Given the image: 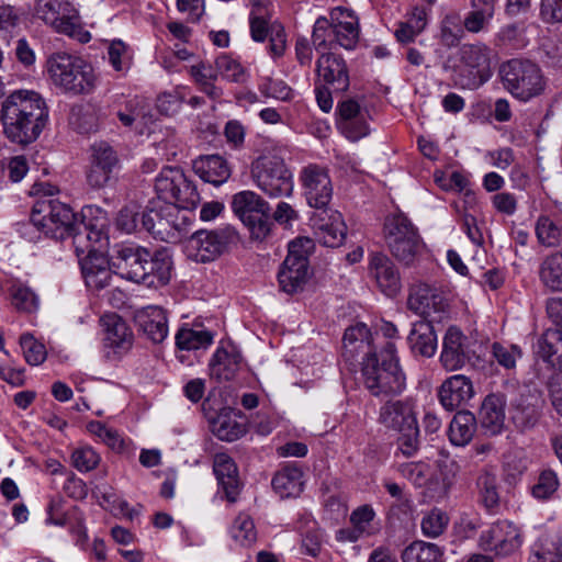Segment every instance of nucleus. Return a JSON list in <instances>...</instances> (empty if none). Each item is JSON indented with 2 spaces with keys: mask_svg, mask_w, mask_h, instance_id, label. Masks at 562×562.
<instances>
[{
  "mask_svg": "<svg viewBox=\"0 0 562 562\" xmlns=\"http://www.w3.org/2000/svg\"><path fill=\"white\" fill-rule=\"evenodd\" d=\"M70 124L81 134H89L98 130V117L91 106H75L71 109Z\"/></svg>",
  "mask_w": 562,
  "mask_h": 562,
  "instance_id": "nucleus-54",
  "label": "nucleus"
},
{
  "mask_svg": "<svg viewBox=\"0 0 562 562\" xmlns=\"http://www.w3.org/2000/svg\"><path fill=\"white\" fill-rule=\"evenodd\" d=\"M416 231L417 228L408 217L401 212L389 215L385 218L384 233L387 246L391 245L392 238L406 239L407 236L411 237V233Z\"/></svg>",
  "mask_w": 562,
  "mask_h": 562,
  "instance_id": "nucleus-46",
  "label": "nucleus"
},
{
  "mask_svg": "<svg viewBox=\"0 0 562 562\" xmlns=\"http://www.w3.org/2000/svg\"><path fill=\"white\" fill-rule=\"evenodd\" d=\"M104 328V345L115 352L122 353L131 349L133 333L126 322L117 314H106L101 317Z\"/></svg>",
  "mask_w": 562,
  "mask_h": 562,
  "instance_id": "nucleus-29",
  "label": "nucleus"
},
{
  "mask_svg": "<svg viewBox=\"0 0 562 562\" xmlns=\"http://www.w3.org/2000/svg\"><path fill=\"white\" fill-rule=\"evenodd\" d=\"M317 240L326 247L340 246L347 234V226L341 214L333 209L314 211L311 217Z\"/></svg>",
  "mask_w": 562,
  "mask_h": 562,
  "instance_id": "nucleus-20",
  "label": "nucleus"
},
{
  "mask_svg": "<svg viewBox=\"0 0 562 562\" xmlns=\"http://www.w3.org/2000/svg\"><path fill=\"white\" fill-rule=\"evenodd\" d=\"M148 250L133 245H122L115 248L111 256L112 267L117 273L127 280L142 283L146 272L144 263H147Z\"/></svg>",
  "mask_w": 562,
  "mask_h": 562,
  "instance_id": "nucleus-21",
  "label": "nucleus"
},
{
  "mask_svg": "<svg viewBox=\"0 0 562 562\" xmlns=\"http://www.w3.org/2000/svg\"><path fill=\"white\" fill-rule=\"evenodd\" d=\"M213 471L226 498L235 502L240 490L237 467L226 453H217L213 461Z\"/></svg>",
  "mask_w": 562,
  "mask_h": 562,
  "instance_id": "nucleus-31",
  "label": "nucleus"
},
{
  "mask_svg": "<svg viewBox=\"0 0 562 562\" xmlns=\"http://www.w3.org/2000/svg\"><path fill=\"white\" fill-rule=\"evenodd\" d=\"M233 539L243 547H250L257 540V531L252 519L246 515H238L231 528Z\"/></svg>",
  "mask_w": 562,
  "mask_h": 562,
  "instance_id": "nucleus-53",
  "label": "nucleus"
},
{
  "mask_svg": "<svg viewBox=\"0 0 562 562\" xmlns=\"http://www.w3.org/2000/svg\"><path fill=\"white\" fill-rule=\"evenodd\" d=\"M20 346L29 364L38 366L46 359L45 346L38 342L31 334H23L20 337Z\"/></svg>",
  "mask_w": 562,
  "mask_h": 562,
  "instance_id": "nucleus-61",
  "label": "nucleus"
},
{
  "mask_svg": "<svg viewBox=\"0 0 562 562\" xmlns=\"http://www.w3.org/2000/svg\"><path fill=\"white\" fill-rule=\"evenodd\" d=\"M323 532L315 521H308L306 529L302 531V552L316 558L322 550Z\"/></svg>",
  "mask_w": 562,
  "mask_h": 562,
  "instance_id": "nucleus-63",
  "label": "nucleus"
},
{
  "mask_svg": "<svg viewBox=\"0 0 562 562\" xmlns=\"http://www.w3.org/2000/svg\"><path fill=\"white\" fill-rule=\"evenodd\" d=\"M316 74L319 80L331 86L335 91L344 92L349 88L346 63L336 54H322L316 61Z\"/></svg>",
  "mask_w": 562,
  "mask_h": 562,
  "instance_id": "nucleus-26",
  "label": "nucleus"
},
{
  "mask_svg": "<svg viewBox=\"0 0 562 562\" xmlns=\"http://www.w3.org/2000/svg\"><path fill=\"white\" fill-rule=\"evenodd\" d=\"M49 79L57 88L70 94H88L95 88L97 76L90 64L66 53L53 54L47 59Z\"/></svg>",
  "mask_w": 562,
  "mask_h": 562,
  "instance_id": "nucleus-4",
  "label": "nucleus"
},
{
  "mask_svg": "<svg viewBox=\"0 0 562 562\" xmlns=\"http://www.w3.org/2000/svg\"><path fill=\"white\" fill-rule=\"evenodd\" d=\"M407 342L415 356L432 357L437 350V336L432 322L424 319L414 323Z\"/></svg>",
  "mask_w": 562,
  "mask_h": 562,
  "instance_id": "nucleus-32",
  "label": "nucleus"
},
{
  "mask_svg": "<svg viewBox=\"0 0 562 562\" xmlns=\"http://www.w3.org/2000/svg\"><path fill=\"white\" fill-rule=\"evenodd\" d=\"M407 307L428 321H441L448 303L443 291L436 284L417 282L409 288Z\"/></svg>",
  "mask_w": 562,
  "mask_h": 562,
  "instance_id": "nucleus-15",
  "label": "nucleus"
},
{
  "mask_svg": "<svg viewBox=\"0 0 562 562\" xmlns=\"http://www.w3.org/2000/svg\"><path fill=\"white\" fill-rule=\"evenodd\" d=\"M403 562H443L441 549L425 541L411 543L402 553Z\"/></svg>",
  "mask_w": 562,
  "mask_h": 562,
  "instance_id": "nucleus-44",
  "label": "nucleus"
},
{
  "mask_svg": "<svg viewBox=\"0 0 562 562\" xmlns=\"http://www.w3.org/2000/svg\"><path fill=\"white\" fill-rule=\"evenodd\" d=\"M378 420L389 430L411 431L417 425L414 404L408 400L387 401L380 407Z\"/></svg>",
  "mask_w": 562,
  "mask_h": 562,
  "instance_id": "nucleus-23",
  "label": "nucleus"
},
{
  "mask_svg": "<svg viewBox=\"0 0 562 562\" xmlns=\"http://www.w3.org/2000/svg\"><path fill=\"white\" fill-rule=\"evenodd\" d=\"M527 43L524 29L517 24L504 25L494 37V45L499 48L521 49Z\"/></svg>",
  "mask_w": 562,
  "mask_h": 562,
  "instance_id": "nucleus-47",
  "label": "nucleus"
},
{
  "mask_svg": "<svg viewBox=\"0 0 562 562\" xmlns=\"http://www.w3.org/2000/svg\"><path fill=\"white\" fill-rule=\"evenodd\" d=\"M497 0H469L470 11L467 13V27L471 34L487 30L496 11Z\"/></svg>",
  "mask_w": 562,
  "mask_h": 562,
  "instance_id": "nucleus-36",
  "label": "nucleus"
},
{
  "mask_svg": "<svg viewBox=\"0 0 562 562\" xmlns=\"http://www.w3.org/2000/svg\"><path fill=\"white\" fill-rule=\"evenodd\" d=\"M468 32L467 15L461 19L458 12L447 13L440 21L439 41L443 47H457Z\"/></svg>",
  "mask_w": 562,
  "mask_h": 562,
  "instance_id": "nucleus-39",
  "label": "nucleus"
},
{
  "mask_svg": "<svg viewBox=\"0 0 562 562\" xmlns=\"http://www.w3.org/2000/svg\"><path fill=\"white\" fill-rule=\"evenodd\" d=\"M491 353L494 360L505 370L513 371L517 367V361L522 357V350L518 345H503L493 342Z\"/></svg>",
  "mask_w": 562,
  "mask_h": 562,
  "instance_id": "nucleus-52",
  "label": "nucleus"
},
{
  "mask_svg": "<svg viewBox=\"0 0 562 562\" xmlns=\"http://www.w3.org/2000/svg\"><path fill=\"white\" fill-rule=\"evenodd\" d=\"M437 465V482H440L445 487L453 484L460 467L458 462L449 456L448 452L441 450L439 458L436 461Z\"/></svg>",
  "mask_w": 562,
  "mask_h": 562,
  "instance_id": "nucleus-58",
  "label": "nucleus"
},
{
  "mask_svg": "<svg viewBox=\"0 0 562 562\" xmlns=\"http://www.w3.org/2000/svg\"><path fill=\"white\" fill-rule=\"evenodd\" d=\"M476 487L480 502L490 512L495 510L499 506V494L496 475L484 469L476 479Z\"/></svg>",
  "mask_w": 562,
  "mask_h": 562,
  "instance_id": "nucleus-43",
  "label": "nucleus"
},
{
  "mask_svg": "<svg viewBox=\"0 0 562 562\" xmlns=\"http://www.w3.org/2000/svg\"><path fill=\"white\" fill-rule=\"evenodd\" d=\"M213 336L206 330L181 328L176 335V345L182 350L206 348L212 344Z\"/></svg>",
  "mask_w": 562,
  "mask_h": 562,
  "instance_id": "nucleus-49",
  "label": "nucleus"
},
{
  "mask_svg": "<svg viewBox=\"0 0 562 562\" xmlns=\"http://www.w3.org/2000/svg\"><path fill=\"white\" fill-rule=\"evenodd\" d=\"M535 232L539 244L544 247H558L562 244V224L548 215H540Z\"/></svg>",
  "mask_w": 562,
  "mask_h": 562,
  "instance_id": "nucleus-45",
  "label": "nucleus"
},
{
  "mask_svg": "<svg viewBox=\"0 0 562 562\" xmlns=\"http://www.w3.org/2000/svg\"><path fill=\"white\" fill-rule=\"evenodd\" d=\"M329 15L334 26V44L346 49L355 48L359 40L358 18L351 10L341 7L334 8Z\"/></svg>",
  "mask_w": 562,
  "mask_h": 562,
  "instance_id": "nucleus-27",
  "label": "nucleus"
},
{
  "mask_svg": "<svg viewBox=\"0 0 562 562\" xmlns=\"http://www.w3.org/2000/svg\"><path fill=\"white\" fill-rule=\"evenodd\" d=\"M194 172L204 181L218 187L231 177L227 161L220 155L199 157L193 161Z\"/></svg>",
  "mask_w": 562,
  "mask_h": 562,
  "instance_id": "nucleus-33",
  "label": "nucleus"
},
{
  "mask_svg": "<svg viewBox=\"0 0 562 562\" xmlns=\"http://www.w3.org/2000/svg\"><path fill=\"white\" fill-rule=\"evenodd\" d=\"M468 338L457 327H449L442 341L440 362L448 371L461 369L470 359Z\"/></svg>",
  "mask_w": 562,
  "mask_h": 562,
  "instance_id": "nucleus-24",
  "label": "nucleus"
},
{
  "mask_svg": "<svg viewBox=\"0 0 562 562\" xmlns=\"http://www.w3.org/2000/svg\"><path fill=\"white\" fill-rule=\"evenodd\" d=\"M144 263L146 276L142 284L148 288H160L169 283L171 278L172 260L167 250H158L155 254L148 251Z\"/></svg>",
  "mask_w": 562,
  "mask_h": 562,
  "instance_id": "nucleus-30",
  "label": "nucleus"
},
{
  "mask_svg": "<svg viewBox=\"0 0 562 562\" xmlns=\"http://www.w3.org/2000/svg\"><path fill=\"white\" fill-rule=\"evenodd\" d=\"M4 134L16 144L34 142L48 120V110L42 97L29 90L12 92L1 104Z\"/></svg>",
  "mask_w": 562,
  "mask_h": 562,
  "instance_id": "nucleus-1",
  "label": "nucleus"
},
{
  "mask_svg": "<svg viewBox=\"0 0 562 562\" xmlns=\"http://www.w3.org/2000/svg\"><path fill=\"white\" fill-rule=\"evenodd\" d=\"M241 363V356L236 350L218 348L210 361V375L218 381H231L235 378Z\"/></svg>",
  "mask_w": 562,
  "mask_h": 562,
  "instance_id": "nucleus-35",
  "label": "nucleus"
},
{
  "mask_svg": "<svg viewBox=\"0 0 562 562\" xmlns=\"http://www.w3.org/2000/svg\"><path fill=\"white\" fill-rule=\"evenodd\" d=\"M78 221L69 205L53 199L37 201L31 214L32 224L55 239H65Z\"/></svg>",
  "mask_w": 562,
  "mask_h": 562,
  "instance_id": "nucleus-10",
  "label": "nucleus"
},
{
  "mask_svg": "<svg viewBox=\"0 0 562 562\" xmlns=\"http://www.w3.org/2000/svg\"><path fill=\"white\" fill-rule=\"evenodd\" d=\"M134 321L139 330L155 344L162 342L168 335V322L165 311L157 305L138 308Z\"/></svg>",
  "mask_w": 562,
  "mask_h": 562,
  "instance_id": "nucleus-25",
  "label": "nucleus"
},
{
  "mask_svg": "<svg viewBox=\"0 0 562 562\" xmlns=\"http://www.w3.org/2000/svg\"><path fill=\"white\" fill-rule=\"evenodd\" d=\"M400 473L415 486H425L430 479V468L425 462H406L398 467Z\"/></svg>",
  "mask_w": 562,
  "mask_h": 562,
  "instance_id": "nucleus-62",
  "label": "nucleus"
},
{
  "mask_svg": "<svg viewBox=\"0 0 562 562\" xmlns=\"http://www.w3.org/2000/svg\"><path fill=\"white\" fill-rule=\"evenodd\" d=\"M528 468V459L522 450L508 451L504 457V477L509 484H515Z\"/></svg>",
  "mask_w": 562,
  "mask_h": 562,
  "instance_id": "nucleus-50",
  "label": "nucleus"
},
{
  "mask_svg": "<svg viewBox=\"0 0 562 562\" xmlns=\"http://www.w3.org/2000/svg\"><path fill=\"white\" fill-rule=\"evenodd\" d=\"M334 26L331 19L321 16L315 21L312 42L314 47L319 49L331 48L334 45Z\"/></svg>",
  "mask_w": 562,
  "mask_h": 562,
  "instance_id": "nucleus-59",
  "label": "nucleus"
},
{
  "mask_svg": "<svg viewBox=\"0 0 562 562\" xmlns=\"http://www.w3.org/2000/svg\"><path fill=\"white\" fill-rule=\"evenodd\" d=\"M179 207L161 204L148 207L142 212V226L148 233L161 240H169L177 236L181 227L178 223Z\"/></svg>",
  "mask_w": 562,
  "mask_h": 562,
  "instance_id": "nucleus-19",
  "label": "nucleus"
},
{
  "mask_svg": "<svg viewBox=\"0 0 562 562\" xmlns=\"http://www.w3.org/2000/svg\"><path fill=\"white\" fill-rule=\"evenodd\" d=\"M80 263L88 288L103 290L111 284L113 273L109 267V261L103 256L80 258Z\"/></svg>",
  "mask_w": 562,
  "mask_h": 562,
  "instance_id": "nucleus-34",
  "label": "nucleus"
},
{
  "mask_svg": "<svg viewBox=\"0 0 562 562\" xmlns=\"http://www.w3.org/2000/svg\"><path fill=\"white\" fill-rule=\"evenodd\" d=\"M476 429V420L468 411L458 412L449 426V439L453 446L463 447L468 445Z\"/></svg>",
  "mask_w": 562,
  "mask_h": 562,
  "instance_id": "nucleus-41",
  "label": "nucleus"
},
{
  "mask_svg": "<svg viewBox=\"0 0 562 562\" xmlns=\"http://www.w3.org/2000/svg\"><path fill=\"white\" fill-rule=\"evenodd\" d=\"M34 14L58 33L70 37H77L81 42H88V32H81L78 25V12L70 2L65 0H38L35 3Z\"/></svg>",
  "mask_w": 562,
  "mask_h": 562,
  "instance_id": "nucleus-13",
  "label": "nucleus"
},
{
  "mask_svg": "<svg viewBox=\"0 0 562 562\" xmlns=\"http://www.w3.org/2000/svg\"><path fill=\"white\" fill-rule=\"evenodd\" d=\"M445 66L450 78L460 89L474 90L483 86L492 76L491 49L481 42L463 44L457 52V60Z\"/></svg>",
  "mask_w": 562,
  "mask_h": 562,
  "instance_id": "nucleus-3",
  "label": "nucleus"
},
{
  "mask_svg": "<svg viewBox=\"0 0 562 562\" xmlns=\"http://www.w3.org/2000/svg\"><path fill=\"white\" fill-rule=\"evenodd\" d=\"M362 378L373 396L398 395L405 390V375L395 357V346L386 341L379 352H369L362 361Z\"/></svg>",
  "mask_w": 562,
  "mask_h": 562,
  "instance_id": "nucleus-2",
  "label": "nucleus"
},
{
  "mask_svg": "<svg viewBox=\"0 0 562 562\" xmlns=\"http://www.w3.org/2000/svg\"><path fill=\"white\" fill-rule=\"evenodd\" d=\"M562 330L557 328L547 329L537 341L536 353L551 367H555L554 356L561 347Z\"/></svg>",
  "mask_w": 562,
  "mask_h": 562,
  "instance_id": "nucleus-48",
  "label": "nucleus"
},
{
  "mask_svg": "<svg viewBox=\"0 0 562 562\" xmlns=\"http://www.w3.org/2000/svg\"><path fill=\"white\" fill-rule=\"evenodd\" d=\"M101 461L99 453L91 447H80L71 453V464L79 472H89L98 467Z\"/></svg>",
  "mask_w": 562,
  "mask_h": 562,
  "instance_id": "nucleus-64",
  "label": "nucleus"
},
{
  "mask_svg": "<svg viewBox=\"0 0 562 562\" xmlns=\"http://www.w3.org/2000/svg\"><path fill=\"white\" fill-rule=\"evenodd\" d=\"M313 247L310 238H296L289 244V252L278 273L283 292L293 294L301 291L308 279V252Z\"/></svg>",
  "mask_w": 562,
  "mask_h": 562,
  "instance_id": "nucleus-12",
  "label": "nucleus"
},
{
  "mask_svg": "<svg viewBox=\"0 0 562 562\" xmlns=\"http://www.w3.org/2000/svg\"><path fill=\"white\" fill-rule=\"evenodd\" d=\"M251 178L270 198L290 196L293 192L292 172L284 160L276 155H263L251 164Z\"/></svg>",
  "mask_w": 562,
  "mask_h": 562,
  "instance_id": "nucleus-6",
  "label": "nucleus"
},
{
  "mask_svg": "<svg viewBox=\"0 0 562 562\" xmlns=\"http://www.w3.org/2000/svg\"><path fill=\"white\" fill-rule=\"evenodd\" d=\"M539 279L550 291H562V250L547 255L539 266Z\"/></svg>",
  "mask_w": 562,
  "mask_h": 562,
  "instance_id": "nucleus-40",
  "label": "nucleus"
},
{
  "mask_svg": "<svg viewBox=\"0 0 562 562\" xmlns=\"http://www.w3.org/2000/svg\"><path fill=\"white\" fill-rule=\"evenodd\" d=\"M239 243L238 232L231 225L213 231L201 229L187 241V251L196 262H210Z\"/></svg>",
  "mask_w": 562,
  "mask_h": 562,
  "instance_id": "nucleus-7",
  "label": "nucleus"
},
{
  "mask_svg": "<svg viewBox=\"0 0 562 562\" xmlns=\"http://www.w3.org/2000/svg\"><path fill=\"white\" fill-rule=\"evenodd\" d=\"M249 13L250 35L255 42L262 43L269 38V53L272 57H280L286 48L284 27L272 21L270 3L267 0H250Z\"/></svg>",
  "mask_w": 562,
  "mask_h": 562,
  "instance_id": "nucleus-9",
  "label": "nucleus"
},
{
  "mask_svg": "<svg viewBox=\"0 0 562 562\" xmlns=\"http://www.w3.org/2000/svg\"><path fill=\"white\" fill-rule=\"evenodd\" d=\"M12 305L23 313H33L38 308L37 295L26 285L13 283L10 288Z\"/></svg>",
  "mask_w": 562,
  "mask_h": 562,
  "instance_id": "nucleus-51",
  "label": "nucleus"
},
{
  "mask_svg": "<svg viewBox=\"0 0 562 562\" xmlns=\"http://www.w3.org/2000/svg\"><path fill=\"white\" fill-rule=\"evenodd\" d=\"M369 276L374 279L378 288L389 297L395 296L402 288L400 272L394 262L382 252L370 255Z\"/></svg>",
  "mask_w": 562,
  "mask_h": 562,
  "instance_id": "nucleus-22",
  "label": "nucleus"
},
{
  "mask_svg": "<svg viewBox=\"0 0 562 562\" xmlns=\"http://www.w3.org/2000/svg\"><path fill=\"white\" fill-rule=\"evenodd\" d=\"M519 382L508 379L503 382L502 387L487 394L481 405L479 418L483 429L490 435H498L505 427L506 405L509 396L516 394Z\"/></svg>",
  "mask_w": 562,
  "mask_h": 562,
  "instance_id": "nucleus-14",
  "label": "nucleus"
},
{
  "mask_svg": "<svg viewBox=\"0 0 562 562\" xmlns=\"http://www.w3.org/2000/svg\"><path fill=\"white\" fill-rule=\"evenodd\" d=\"M521 544V530L509 520L492 524L479 537V547L485 551H493L497 555L513 554Z\"/></svg>",
  "mask_w": 562,
  "mask_h": 562,
  "instance_id": "nucleus-16",
  "label": "nucleus"
},
{
  "mask_svg": "<svg viewBox=\"0 0 562 562\" xmlns=\"http://www.w3.org/2000/svg\"><path fill=\"white\" fill-rule=\"evenodd\" d=\"M272 487L281 498L297 497L303 492V472L296 467H284L272 479Z\"/></svg>",
  "mask_w": 562,
  "mask_h": 562,
  "instance_id": "nucleus-38",
  "label": "nucleus"
},
{
  "mask_svg": "<svg viewBox=\"0 0 562 562\" xmlns=\"http://www.w3.org/2000/svg\"><path fill=\"white\" fill-rule=\"evenodd\" d=\"M232 210L235 215L248 226L251 237L265 239L271 229L269 203L250 190H244L233 195Z\"/></svg>",
  "mask_w": 562,
  "mask_h": 562,
  "instance_id": "nucleus-8",
  "label": "nucleus"
},
{
  "mask_svg": "<svg viewBox=\"0 0 562 562\" xmlns=\"http://www.w3.org/2000/svg\"><path fill=\"white\" fill-rule=\"evenodd\" d=\"M473 395L472 381L463 374L448 378L439 389V401L447 411H454L467 404Z\"/></svg>",
  "mask_w": 562,
  "mask_h": 562,
  "instance_id": "nucleus-28",
  "label": "nucleus"
},
{
  "mask_svg": "<svg viewBox=\"0 0 562 562\" xmlns=\"http://www.w3.org/2000/svg\"><path fill=\"white\" fill-rule=\"evenodd\" d=\"M375 516L373 507L369 504H363L352 510L349 520L363 536L370 537L378 531V528L373 526Z\"/></svg>",
  "mask_w": 562,
  "mask_h": 562,
  "instance_id": "nucleus-55",
  "label": "nucleus"
},
{
  "mask_svg": "<svg viewBox=\"0 0 562 562\" xmlns=\"http://www.w3.org/2000/svg\"><path fill=\"white\" fill-rule=\"evenodd\" d=\"M109 61L114 70L127 71L132 63L128 46L121 40L112 41L108 47Z\"/></svg>",
  "mask_w": 562,
  "mask_h": 562,
  "instance_id": "nucleus-60",
  "label": "nucleus"
},
{
  "mask_svg": "<svg viewBox=\"0 0 562 562\" xmlns=\"http://www.w3.org/2000/svg\"><path fill=\"white\" fill-rule=\"evenodd\" d=\"M543 404L539 391L519 384L516 394L509 396V417L517 428L530 429L539 422Z\"/></svg>",
  "mask_w": 562,
  "mask_h": 562,
  "instance_id": "nucleus-17",
  "label": "nucleus"
},
{
  "mask_svg": "<svg viewBox=\"0 0 562 562\" xmlns=\"http://www.w3.org/2000/svg\"><path fill=\"white\" fill-rule=\"evenodd\" d=\"M504 87L518 100L529 101L544 90V79L539 66L530 60L512 59L499 70Z\"/></svg>",
  "mask_w": 562,
  "mask_h": 562,
  "instance_id": "nucleus-5",
  "label": "nucleus"
},
{
  "mask_svg": "<svg viewBox=\"0 0 562 562\" xmlns=\"http://www.w3.org/2000/svg\"><path fill=\"white\" fill-rule=\"evenodd\" d=\"M307 204L315 211L329 209L333 196V183L325 167L311 164L304 167L300 176Z\"/></svg>",
  "mask_w": 562,
  "mask_h": 562,
  "instance_id": "nucleus-18",
  "label": "nucleus"
},
{
  "mask_svg": "<svg viewBox=\"0 0 562 562\" xmlns=\"http://www.w3.org/2000/svg\"><path fill=\"white\" fill-rule=\"evenodd\" d=\"M370 330L364 324H358L356 326H351L346 329L344 334V346L345 349L348 351V348L352 345H356L353 349H350L349 351L352 352L353 350H366V356L369 352H373L371 350L370 346Z\"/></svg>",
  "mask_w": 562,
  "mask_h": 562,
  "instance_id": "nucleus-57",
  "label": "nucleus"
},
{
  "mask_svg": "<svg viewBox=\"0 0 562 562\" xmlns=\"http://www.w3.org/2000/svg\"><path fill=\"white\" fill-rule=\"evenodd\" d=\"M210 428L220 440L229 442L239 439L246 432L245 425L237 420L235 413L229 408H224L212 417Z\"/></svg>",
  "mask_w": 562,
  "mask_h": 562,
  "instance_id": "nucleus-37",
  "label": "nucleus"
},
{
  "mask_svg": "<svg viewBox=\"0 0 562 562\" xmlns=\"http://www.w3.org/2000/svg\"><path fill=\"white\" fill-rule=\"evenodd\" d=\"M392 255L405 266H411L415 262L416 258L423 249V243L418 235V232L411 233V237L406 239L392 238V243L389 246Z\"/></svg>",
  "mask_w": 562,
  "mask_h": 562,
  "instance_id": "nucleus-42",
  "label": "nucleus"
},
{
  "mask_svg": "<svg viewBox=\"0 0 562 562\" xmlns=\"http://www.w3.org/2000/svg\"><path fill=\"white\" fill-rule=\"evenodd\" d=\"M155 190L161 201L179 209H193L200 201L195 186L179 168L162 169L155 180Z\"/></svg>",
  "mask_w": 562,
  "mask_h": 562,
  "instance_id": "nucleus-11",
  "label": "nucleus"
},
{
  "mask_svg": "<svg viewBox=\"0 0 562 562\" xmlns=\"http://www.w3.org/2000/svg\"><path fill=\"white\" fill-rule=\"evenodd\" d=\"M449 524V517L441 509L434 508L427 513L420 522L425 537L437 538L443 533Z\"/></svg>",
  "mask_w": 562,
  "mask_h": 562,
  "instance_id": "nucleus-56",
  "label": "nucleus"
}]
</instances>
